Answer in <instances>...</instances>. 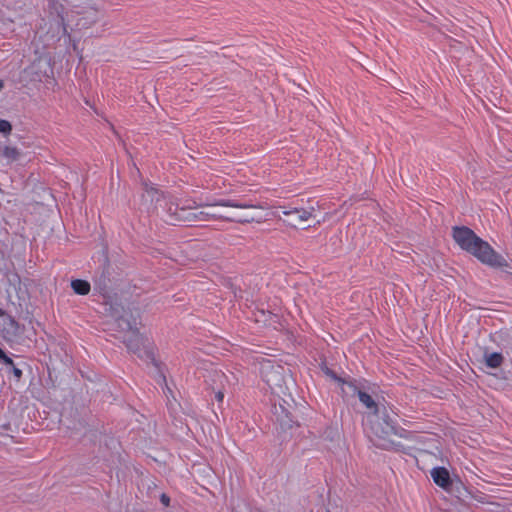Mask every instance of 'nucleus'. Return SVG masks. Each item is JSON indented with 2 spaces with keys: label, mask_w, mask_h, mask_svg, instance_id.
Wrapping results in <instances>:
<instances>
[{
  "label": "nucleus",
  "mask_w": 512,
  "mask_h": 512,
  "mask_svg": "<svg viewBox=\"0 0 512 512\" xmlns=\"http://www.w3.org/2000/svg\"><path fill=\"white\" fill-rule=\"evenodd\" d=\"M260 373L272 394L278 398V401H274V414L281 428L285 430L291 429L294 425L298 426L294 416L296 403L290 393V389L294 386L290 369L270 360H264L261 363Z\"/></svg>",
  "instance_id": "nucleus-1"
},
{
  "label": "nucleus",
  "mask_w": 512,
  "mask_h": 512,
  "mask_svg": "<svg viewBox=\"0 0 512 512\" xmlns=\"http://www.w3.org/2000/svg\"><path fill=\"white\" fill-rule=\"evenodd\" d=\"M452 236L461 249L475 256L483 264L492 268L509 267L506 259L498 254L488 242L478 237L473 230L466 226H455Z\"/></svg>",
  "instance_id": "nucleus-2"
},
{
  "label": "nucleus",
  "mask_w": 512,
  "mask_h": 512,
  "mask_svg": "<svg viewBox=\"0 0 512 512\" xmlns=\"http://www.w3.org/2000/svg\"><path fill=\"white\" fill-rule=\"evenodd\" d=\"M371 440L376 447L389 450L396 445L397 432L394 425L386 416H380L379 413L370 416L369 419Z\"/></svg>",
  "instance_id": "nucleus-3"
},
{
  "label": "nucleus",
  "mask_w": 512,
  "mask_h": 512,
  "mask_svg": "<svg viewBox=\"0 0 512 512\" xmlns=\"http://www.w3.org/2000/svg\"><path fill=\"white\" fill-rule=\"evenodd\" d=\"M106 312L115 320L117 328L124 334H130L133 330H137V319L127 312L120 304L110 303Z\"/></svg>",
  "instance_id": "nucleus-4"
},
{
  "label": "nucleus",
  "mask_w": 512,
  "mask_h": 512,
  "mask_svg": "<svg viewBox=\"0 0 512 512\" xmlns=\"http://www.w3.org/2000/svg\"><path fill=\"white\" fill-rule=\"evenodd\" d=\"M67 2L76 14L82 15L77 22V26L89 28L98 21V9L91 4L90 0H72Z\"/></svg>",
  "instance_id": "nucleus-5"
},
{
  "label": "nucleus",
  "mask_w": 512,
  "mask_h": 512,
  "mask_svg": "<svg viewBox=\"0 0 512 512\" xmlns=\"http://www.w3.org/2000/svg\"><path fill=\"white\" fill-rule=\"evenodd\" d=\"M64 12L65 7L62 3L57 0H49L48 13L50 16L55 17L54 24H52V38H58L61 33L68 34Z\"/></svg>",
  "instance_id": "nucleus-6"
},
{
  "label": "nucleus",
  "mask_w": 512,
  "mask_h": 512,
  "mask_svg": "<svg viewBox=\"0 0 512 512\" xmlns=\"http://www.w3.org/2000/svg\"><path fill=\"white\" fill-rule=\"evenodd\" d=\"M430 474L435 484L447 492H453L455 487L461 486L460 482H454L451 479L449 471L444 467H435Z\"/></svg>",
  "instance_id": "nucleus-7"
},
{
  "label": "nucleus",
  "mask_w": 512,
  "mask_h": 512,
  "mask_svg": "<svg viewBox=\"0 0 512 512\" xmlns=\"http://www.w3.org/2000/svg\"><path fill=\"white\" fill-rule=\"evenodd\" d=\"M0 317L3 321L2 334L4 338L14 340L21 334V327L19 323L4 310L0 309Z\"/></svg>",
  "instance_id": "nucleus-8"
},
{
  "label": "nucleus",
  "mask_w": 512,
  "mask_h": 512,
  "mask_svg": "<svg viewBox=\"0 0 512 512\" xmlns=\"http://www.w3.org/2000/svg\"><path fill=\"white\" fill-rule=\"evenodd\" d=\"M144 192L142 194V202L148 210L155 209L158 202L163 198L162 193L155 187L149 186L146 182L143 183Z\"/></svg>",
  "instance_id": "nucleus-9"
},
{
  "label": "nucleus",
  "mask_w": 512,
  "mask_h": 512,
  "mask_svg": "<svg viewBox=\"0 0 512 512\" xmlns=\"http://www.w3.org/2000/svg\"><path fill=\"white\" fill-rule=\"evenodd\" d=\"M237 378L233 373L225 374L221 371H215L213 374V390L223 389L227 391L228 388L234 386Z\"/></svg>",
  "instance_id": "nucleus-10"
},
{
  "label": "nucleus",
  "mask_w": 512,
  "mask_h": 512,
  "mask_svg": "<svg viewBox=\"0 0 512 512\" xmlns=\"http://www.w3.org/2000/svg\"><path fill=\"white\" fill-rule=\"evenodd\" d=\"M122 338L129 351L135 354H139L141 352L144 340L139 334L138 329L133 330L130 334H124Z\"/></svg>",
  "instance_id": "nucleus-11"
},
{
  "label": "nucleus",
  "mask_w": 512,
  "mask_h": 512,
  "mask_svg": "<svg viewBox=\"0 0 512 512\" xmlns=\"http://www.w3.org/2000/svg\"><path fill=\"white\" fill-rule=\"evenodd\" d=\"M314 210H315L314 207H310L309 209L293 208L290 210H284L283 214L286 216H292L294 214L297 215V219H293L289 223L291 226L296 227V225L298 223L305 222V221L309 220L312 217Z\"/></svg>",
  "instance_id": "nucleus-12"
},
{
  "label": "nucleus",
  "mask_w": 512,
  "mask_h": 512,
  "mask_svg": "<svg viewBox=\"0 0 512 512\" xmlns=\"http://www.w3.org/2000/svg\"><path fill=\"white\" fill-rule=\"evenodd\" d=\"M0 361L6 366V372L13 374L16 381H19L22 377V370L17 367L9 356L0 348Z\"/></svg>",
  "instance_id": "nucleus-13"
},
{
  "label": "nucleus",
  "mask_w": 512,
  "mask_h": 512,
  "mask_svg": "<svg viewBox=\"0 0 512 512\" xmlns=\"http://www.w3.org/2000/svg\"><path fill=\"white\" fill-rule=\"evenodd\" d=\"M359 401L366 407L369 411L368 418L370 416H374L379 413L378 404L372 398V396L364 391L358 392Z\"/></svg>",
  "instance_id": "nucleus-14"
},
{
  "label": "nucleus",
  "mask_w": 512,
  "mask_h": 512,
  "mask_svg": "<svg viewBox=\"0 0 512 512\" xmlns=\"http://www.w3.org/2000/svg\"><path fill=\"white\" fill-rule=\"evenodd\" d=\"M173 220H180L179 224H184L187 226H196L197 225V215L196 211L182 207L180 212V218H173Z\"/></svg>",
  "instance_id": "nucleus-15"
},
{
  "label": "nucleus",
  "mask_w": 512,
  "mask_h": 512,
  "mask_svg": "<svg viewBox=\"0 0 512 512\" xmlns=\"http://www.w3.org/2000/svg\"><path fill=\"white\" fill-rule=\"evenodd\" d=\"M210 206H223V207H231V208H239V209H263V206L249 203L236 202L233 200H221Z\"/></svg>",
  "instance_id": "nucleus-16"
},
{
  "label": "nucleus",
  "mask_w": 512,
  "mask_h": 512,
  "mask_svg": "<svg viewBox=\"0 0 512 512\" xmlns=\"http://www.w3.org/2000/svg\"><path fill=\"white\" fill-rule=\"evenodd\" d=\"M219 219L229 221V222H237V223H250L254 221V217L248 214H240L231 212L228 214H220Z\"/></svg>",
  "instance_id": "nucleus-17"
},
{
  "label": "nucleus",
  "mask_w": 512,
  "mask_h": 512,
  "mask_svg": "<svg viewBox=\"0 0 512 512\" xmlns=\"http://www.w3.org/2000/svg\"><path fill=\"white\" fill-rule=\"evenodd\" d=\"M109 272L107 269H103L102 272L98 277H96L94 283H95V289H98L102 294H106L109 287Z\"/></svg>",
  "instance_id": "nucleus-18"
},
{
  "label": "nucleus",
  "mask_w": 512,
  "mask_h": 512,
  "mask_svg": "<svg viewBox=\"0 0 512 512\" xmlns=\"http://www.w3.org/2000/svg\"><path fill=\"white\" fill-rule=\"evenodd\" d=\"M181 208L176 204L170 203L166 210L165 221L171 225H178L180 220H173V218H180Z\"/></svg>",
  "instance_id": "nucleus-19"
},
{
  "label": "nucleus",
  "mask_w": 512,
  "mask_h": 512,
  "mask_svg": "<svg viewBox=\"0 0 512 512\" xmlns=\"http://www.w3.org/2000/svg\"><path fill=\"white\" fill-rule=\"evenodd\" d=\"M71 288L78 295H87L91 290L90 283L86 280L75 279L71 281Z\"/></svg>",
  "instance_id": "nucleus-20"
},
{
  "label": "nucleus",
  "mask_w": 512,
  "mask_h": 512,
  "mask_svg": "<svg viewBox=\"0 0 512 512\" xmlns=\"http://www.w3.org/2000/svg\"><path fill=\"white\" fill-rule=\"evenodd\" d=\"M339 384L341 385V390L344 397L358 396V392H361V390L351 381L345 380V383Z\"/></svg>",
  "instance_id": "nucleus-21"
},
{
  "label": "nucleus",
  "mask_w": 512,
  "mask_h": 512,
  "mask_svg": "<svg viewBox=\"0 0 512 512\" xmlns=\"http://www.w3.org/2000/svg\"><path fill=\"white\" fill-rule=\"evenodd\" d=\"M2 155L5 157L8 161L14 162L19 160L21 156V152L18 148L12 147V146H5L2 150Z\"/></svg>",
  "instance_id": "nucleus-22"
},
{
  "label": "nucleus",
  "mask_w": 512,
  "mask_h": 512,
  "mask_svg": "<svg viewBox=\"0 0 512 512\" xmlns=\"http://www.w3.org/2000/svg\"><path fill=\"white\" fill-rule=\"evenodd\" d=\"M503 362V356L500 353H491L485 355V363L490 368H498Z\"/></svg>",
  "instance_id": "nucleus-23"
},
{
  "label": "nucleus",
  "mask_w": 512,
  "mask_h": 512,
  "mask_svg": "<svg viewBox=\"0 0 512 512\" xmlns=\"http://www.w3.org/2000/svg\"><path fill=\"white\" fill-rule=\"evenodd\" d=\"M321 370L324 372L326 376L330 377L332 380L338 383H345V379L337 376V374L333 370H331L326 363L321 364Z\"/></svg>",
  "instance_id": "nucleus-24"
},
{
  "label": "nucleus",
  "mask_w": 512,
  "mask_h": 512,
  "mask_svg": "<svg viewBox=\"0 0 512 512\" xmlns=\"http://www.w3.org/2000/svg\"><path fill=\"white\" fill-rule=\"evenodd\" d=\"M197 225L202 222L208 221L210 218L219 219L220 214H210L209 211H196Z\"/></svg>",
  "instance_id": "nucleus-25"
},
{
  "label": "nucleus",
  "mask_w": 512,
  "mask_h": 512,
  "mask_svg": "<svg viewBox=\"0 0 512 512\" xmlns=\"http://www.w3.org/2000/svg\"><path fill=\"white\" fill-rule=\"evenodd\" d=\"M12 131V125L8 120L0 119V132L4 135H10Z\"/></svg>",
  "instance_id": "nucleus-26"
},
{
  "label": "nucleus",
  "mask_w": 512,
  "mask_h": 512,
  "mask_svg": "<svg viewBox=\"0 0 512 512\" xmlns=\"http://www.w3.org/2000/svg\"><path fill=\"white\" fill-rule=\"evenodd\" d=\"M488 505H489L488 510L491 512H499V510L503 509V506L496 502H490V503H488Z\"/></svg>",
  "instance_id": "nucleus-27"
},
{
  "label": "nucleus",
  "mask_w": 512,
  "mask_h": 512,
  "mask_svg": "<svg viewBox=\"0 0 512 512\" xmlns=\"http://www.w3.org/2000/svg\"><path fill=\"white\" fill-rule=\"evenodd\" d=\"M224 392H225V390H223V389H216L215 397H216L217 401L221 402L223 400Z\"/></svg>",
  "instance_id": "nucleus-28"
},
{
  "label": "nucleus",
  "mask_w": 512,
  "mask_h": 512,
  "mask_svg": "<svg viewBox=\"0 0 512 512\" xmlns=\"http://www.w3.org/2000/svg\"><path fill=\"white\" fill-rule=\"evenodd\" d=\"M160 500H161V502H162V504H163L164 506H166V507H167V506H169V504H170V498H169V496H167L166 494H164V493H163V494L161 495V497H160Z\"/></svg>",
  "instance_id": "nucleus-29"
},
{
  "label": "nucleus",
  "mask_w": 512,
  "mask_h": 512,
  "mask_svg": "<svg viewBox=\"0 0 512 512\" xmlns=\"http://www.w3.org/2000/svg\"><path fill=\"white\" fill-rule=\"evenodd\" d=\"M3 87H4V83L2 80H0V91L3 89Z\"/></svg>",
  "instance_id": "nucleus-30"
}]
</instances>
